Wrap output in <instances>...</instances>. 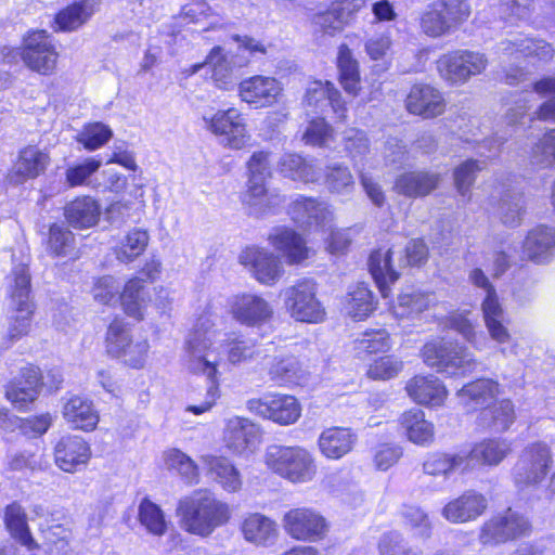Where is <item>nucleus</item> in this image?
Returning a JSON list of instances; mask_svg holds the SVG:
<instances>
[{
	"mask_svg": "<svg viewBox=\"0 0 555 555\" xmlns=\"http://www.w3.org/2000/svg\"><path fill=\"white\" fill-rule=\"evenodd\" d=\"M217 315L212 307L207 305L193 326V331L184 343L183 366L189 374L203 376L207 388L203 401L186 406L185 411L195 415L210 411L221 397L220 371L221 349L227 353V360L233 365L245 363L258 354L254 343L242 335L231 333L219 339L220 332L216 327Z\"/></svg>",
	"mask_w": 555,
	"mask_h": 555,
	"instance_id": "obj_1",
	"label": "nucleus"
},
{
	"mask_svg": "<svg viewBox=\"0 0 555 555\" xmlns=\"http://www.w3.org/2000/svg\"><path fill=\"white\" fill-rule=\"evenodd\" d=\"M176 515L185 532L208 538L217 528L230 521L232 508L211 491L199 489L178 501Z\"/></svg>",
	"mask_w": 555,
	"mask_h": 555,
	"instance_id": "obj_2",
	"label": "nucleus"
},
{
	"mask_svg": "<svg viewBox=\"0 0 555 555\" xmlns=\"http://www.w3.org/2000/svg\"><path fill=\"white\" fill-rule=\"evenodd\" d=\"M468 279L474 286L486 293L481 302V312L490 339L499 347L502 356H516L517 344L509 332L508 318L494 286L482 268L472 270Z\"/></svg>",
	"mask_w": 555,
	"mask_h": 555,
	"instance_id": "obj_3",
	"label": "nucleus"
},
{
	"mask_svg": "<svg viewBox=\"0 0 555 555\" xmlns=\"http://www.w3.org/2000/svg\"><path fill=\"white\" fill-rule=\"evenodd\" d=\"M288 214L300 227L314 228L324 232L330 231L326 238V249L333 255L344 253L351 243V229H332L334 212L325 202L298 196L289 205Z\"/></svg>",
	"mask_w": 555,
	"mask_h": 555,
	"instance_id": "obj_4",
	"label": "nucleus"
},
{
	"mask_svg": "<svg viewBox=\"0 0 555 555\" xmlns=\"http://www.w3.org/2000/svg\"><path fill=\"white\" fill-rule=\"evenodd\" d=\"M262 462L272 474L294 485L311 482L318 472L312 453L299 446L270 444Z\"/></svg>",
	"mask_w": 555,
	"mask_h": 555,
	"instance_id": "obj_5",
	"label": "nucleus"
},
{
	"mask_svg": "<svg viewBox=\"0 0 555 555\" xmlns=\"http://www.w3.org/2000/svg\"><path fill=\"white\" fill-rule=\"evenodd\" d=\"M247 168L249 172L247 190L243 203L250 215L262 216L275 212L284 204V197L276 191H268L264 182L270 176V153L259 151L253 153Z\"/></svg>",
	"mask_w": 555,
	"mask_h": 555,
	"instance_id": "obj_6",
	"label": "nucleus"
},
{
	"mask_svg": "<svg viewBox=\"0 0 555 555\" xmlns=\"http://www.w3.org/2000/svg\"><path fill=\"white\" fill-rule=\"evenodd\" d=\"M7 293L13 315L8 327V336L15 341L30 332L34 304L30 300V275L24 263L14 266L7 278Z\"/></svg>",
	"mask_w": 555,
	"mask_h": 555,
	"instance_id": "obj_7",
	"label": "nucleus"
},
{
	"mask_svg": "<svg viewBox=\"0 0 555 555\" xmlns=\"http://www.w3.org/2000/svg\"><path fill=\"white\" fill-rule=\"evenodd\" d=\"M421 356L427 366L451 377L465 376L477 365L476 359L466 347L442 338L427 341Z\"/></svg>",
	"mask_w": 555,
	"mask_h": 555,
	"instance_id": "obj_8",
	"label": "nucleus"
},
{
	"mask_svg": "<svg viewBox=\"0 0 555 555\" xmlns=\"http://www.w3.org/2000/svg\"><path fill=\"white\" fill-rule=\"evenodd\" d=\"M150 348L149 340L134 337L122 319L116 318L109 323L105 335V350L109 357L130 369L142 370L147 363Z\"/></svg>",
	"mask_w": 555,
	"mask_h": 555,
	"instance_id": "obj_9",
	"label": "nucleus"
},
{
	"mask_svg": "<svg viewBox=\"0 0 555 555\" xmlns=\"http://www.w3.org/2000/svg\"><path fill=\"white\" fill-rule=\"evenodd\" d=\"M1 54L7 63H15L21 57L29 69L41 75L53 74L59 57L55 46L46 30L29 31L24 37L22 50L3 47Z\"/></svg>",
	"mask_w": 555,
	"mask_h": 555,
	"instance_id": "obj_10",
	"label": "nucleus"
},
{
	"mask_svg": "<svg viewBox=\"0 0 555 555\" xmlns=\"http://www.w3.org/2000/svg\"><path fill=\"white\" fill-rule=\"evenodd\" d=\"M318 284L312 279H300L281 291L284 308L297 322L318 324L325 320L326 311L317 296Z\"/></svg>",
	"mask_w": 555,
	"mask_h": 555,
	"instance_id": "obj_11",
	"label": "nucleus"
},
{
	"mask_svg": "<svg viewBox=\"0 0 555 555\" xmlns=\"http://www.w3.org/2000/svg\"><path fill=\"white\" fill-rule=\"evenodd\" d=\"M203 120L205 128L227 149L243 150L251 141L246 118L236 107L219 109L211 115H204Z\"/></svg>",
	"mask_w": 555,
	"mask_h": 555,
	"instance_id": "obj_12",
	"label": "nucleus"
},
{
	"mask_svg": "<svg viewBox=\"0 0 555 555\" xmlns=\"http://www.w3.org/2000/svg\"><path fill=\"white\" fill-rule=\"evenodd\" d=\"M225 309L233 321L250 328H260L269 324L274 317L273 305L255 292H238L229 296Z\"/></svg>",
	"mask_w": 555,
	"mask_h": 555,
	"instance_id": "obj_13",
	"label": "nucleus"
},
{
	"mask_svg": "<svg viewBox=\"0 0 555 555\" xmlns=\"http://www.w3.org/2000/svg\"><path fill=\"white\" fill-rule=\"evenodd\" d=\"M533 91L541 98L551 96V99L543 102L533 115L527 116V112L532 106V95L530 93L520 94L505 115L508 126L524 125L527 118L529 120L555 121V77H544L538 80L533 83Z\"/></svg>",
	"mask_w": 555,
	"mask_h": 555,
	"instance_id": "obj_14",
	"label": "nucleus"
},
{
	"mask_svg": "<svg viewBox=\"0 0 555 555\" xmlns=\"http://www.w3.org/2000/svg\"><path fill=\"white\" fill-rule=\"evenodd\" d=\"M246 409L281 426L295 424L301 416V404L291 395L268 392L260 398L249 399Z\"/></svg>",
	"mask_w": 555,
	"mask_h": 555,
	"instance_id": "obj_15",
	"label": "nucleus"
},
{
	"mask_svg": "<svg viewBox=\"0 0 555 555\" xmlns=\"http://www.w3.org/2000/svg\"><path fill=\"white\" fill-rule=\"evenodd\" d=\"M222 441L228 451L240 457L256 453L262 442L260 425L243 416H231L224 421Z\"/></svg>",
	"mask_w": 555,
	"mask_h": 555,
	"instance_id": "obj_16",
	"label": "nucleus"
},
{
	"mask_svg": "<svg viewBox=\"0 0 555 555\" xmlns=\"http://www.w3.org/2000/svg\"><path fill=\"white\" fill-rule=\"evenodd\" d=\"M553 463L552 451L545 442L528 444L514 468V480L519 488L541 483Z\"/></svg>",
	"mask_w": 555,
	"mask_h": 555,
	"instance_id": "obj_17",
	"label": "nucleus"
},
{
	"mask_svg": "<svg viewBox=\"0 0 555 555\" xmlns=\"http://www.w3.org/2000/svg\"><path fill=\"white\" fill-rule=\"evenodd\" d=\"M530 532L529 520L520 513L508 508L482 525L479 541L482 545H499L509 540L527 537Z\"/></svg>",
	"mask_w": 555,
	"mask_h": 555,
	"instance_id": "obj_18",
	"label": "nucleus"
},
{
	"mask_svg": "<svg viewBox=\"0 0 555 555\" xmlns=\"http://www.w3.org/2000/svg\"><path fill=\"white\" fill-rule=\"evenodd\" d=\"M488 61L478 52L457 50L443 54L437 61L440 76L451 83H464L485 70Z\"/></svg>",
	"mask_w": 555,
	"mask_h": 555,
	"instance_id": "obj_19",
	"label": "nucleus"
},
{
	"mask_svg": "<svg viewBox=\"0 0 555 555\" xmlns=\"http://www.w3.org/2000/svg\"><path fill=\"white\" fill-rule=\"evenodd\" d=\"M240 263L261 285L273 286L284 275V267L279 256L272 251L248 246L240 254Z\"/></svg>",
	"mask_w": 555,
	"mask_h": 555,
	"instance_id": "obj_20",
	"label": "nucleus"
},
{
	"mask_svg": "<svg viewBox=\"0 0 555 555\" xmlns=\"http://www.w3.org/2000/svg\"><path fill=\"white\" fill-rule=\"evenodd\" d=\"M283 85L279 79L266 75L247 77L237 86L240 100L256 109L278 104L283 96Z\"/></svg>",
	"mask_w": 555,
	"mask_h": 555,
	"instance_id": "obj_21",
	"label": "nucleus"
},
{
	"mask_svg": "<svg viewBox=\"0 0 555 555\" xmlns=\"http://www.w3.org/2000/svg\"><path fill=\"white\" fill-rule=\"evenodd\" d=\"M285 531L296 540L319 541L327 532L326 519L315 509L308 507L292 508L283 516Z\"/></svg>",
	"mask_w": 555,
	"mask_h": 555,
	"instance_id": "obj_22",
	"label": "nucleus"
},
{
	"mask_svg": "<svg viewBox=\"0 0 555 555\" xmlns=\"http://www.w3.org/2000/svg\"><path fill=\"white\" fill-rule=\"evenodd\" d=\"M91 459V448L80 436L62 437L54 447L55 465L65 473L74 474L85 468Z\"/></svg>",
	"mask_w": 555,
	"mask_h": 555,
	"instance_id": "obj_23",
	"label": "nucleus"
},
{
	"mask_svg": "<svg viewBox=\"0 0 555 555\" xmlns=\"http://www.w3.org/2000/svg\"><path fill=\"white\" fill-rule=\"evenodd\" d=\"M40 386V370L35 366H26L21 370L18 377L5 386V398L14 409L22 412L27 411L37 399Z\"/></svg>",
	"mask_w": 555,
	"mask_h": 555,
	"instance_id": "obj_24",
	"label": "nucleus"
},
{
	"mask_svg": "<svg viewBox=\"0 0 555 555\" xmlns=\"http://www.w3.org/2000/svg\"><path fill=\"white\" fill-rule=\"evenodd\" d=\"M247 62H236L234 55L225 53L222 48L215 47L206 57L205 63L191 67L190 75L197 73L204 66L211 70V79L215 86L222 90H231L235 85L234 69L242 67Z\"/></svg>",
	"mask_w": 555,
	"mask_h": 555,
	"instance_id": "obj_25",
	"label": "nucleus"
},
{
	"mask_svg": "<svg viewBox=\"0 0 555 555\" xmlns=\"http://www.w3.org/2000/svg\"><path fill=\"white\" fill-rule=\"evenodd\" d=\"M405 390L412 401L427 408H440L444 404L449 391L437 376L415 375L406 382Z\"/></svg>",
	"mask_w": 555,
	"mask_h": 555,
	"instance_id": "obj_26",
	"label": "nucleus"
},
{
	"mask_svg": "<svg viewBox=\"0 0 555 555\" xmlns=\"http://www.w3.org/2000/svg\"><path fill=\"white\" fill-rule=\"evenodd\" d=\"M304 102L315 113H324L327 107H331L338 119L344 120L346 118V104L340 92L330 81H310Z\"/></svg>",
	"mask_w": 555,
	"mask_h": 555,
	"instance_id": "obj_27",
	"label": "nucleus"
},
{
	"mask_svg": "<svg viewBox=\"0 0 555 555\" xmlns=\"http://www.w3.org/2000/svg\"><path fill=\"white\" fill-rule=\"evenodd\" d=\"M500 384L490 378H479L464 385L457 392L459 403L467 412L483 411L500 395Z\"/></svg>",
	"mask_w": 555,
	"mask_h": 555,
	"instance_id": "obj_28",
	"label": "nucleus"
},
{
	"mask_svg": "<svg viewBox=\"0 0 555 555\" xmlns=\"http://www.w3.org/2000/svg\"><path fill=\"white\" fill-rule=\"evenodd\" d=\"M406 109L424 118H434L446 109L442 93L430 85H415L411 88L406 100Z\"/></svg>",
	"mask_w": 555,
	"mask_h": 555,
	"instance_id": "obj_29",
	"label": "nucleus"
},
{
	"mask_svg": "<svg viewBox=\"0 0 555 555\" xmlns=\"http://www.w3.org/2000/svg\"><path fill=\"white\" fill-rule=\"evenodd\" d=\"M522 253L535 263L550 262L555 257V228L545 224L532 228L524 240Z\"/></svg>",
	"mask_w": 555,
	"mask_h": 555,
	"instance_id": "obj_30",
	"label": "nucleus"
},
{
	"mask_svg": "<svg viewBox=\"0 0 555 555\" xmlns=\"http://www.w3.org/2000/svg\"><path fill=\"white\" fill-rule=\"evenodd\" d=\"M437 302L436 294L425 292L414 286L403 288L391 306V311L397 319L415 320L424 311L435 306Z\"/></svg>",
	"mask_w": 555,
	"mask_h": 555,
	"instance_id": "obj_31",
	"label": "nucleus"
},
{
	"mask_svg": "<svg viewBox=\"0 0 555 555\" xmlns=\"http://www.w3.org/2000/svg\"><path fill=\"white\" fill-rule=\"evenodd\" d=\"M62 415L73 429L86 433L93 431L100 421V414L92 400L78 395L65 401Z\"/></svg>",
	"mask_w": 555,
	"mask_h": 555,
	"instance_id": "obj_32",
	"label": "nucleus"
},
{
	"mask_svg": "<svg viewBox=\"0 0 555 555\" xmlns=\"http://www.w3.org/2000/svg\"><path fill=\"white\" fill-rule=\"evenodd\" d=\"M487 505L482 494L466 491L444 505L442 516L452 524H463L477 519L487 509Z\"/></svg>",
	"mask_w": 555,
	"mask_h": 555,
	"instance_id": "obj_33",
	"label": "nucleus"
},
{
	"mask_svg": "<svg viewBox=\"0 0 555 555\" xmlns=\"http://www.w3.org/2000/svg\"><path fill=\"white\" fill-rule=\"evenodd\" d=\"M268 240L283 255L288 264L301 263L311 255V249L305 240L292 229L275 228Z\"/></svg>",
	"mask_w": 555,
	"mask_h": 555,
	"instance_id": "obj_34",
	"label": "nucleus"
},
{
	"mask_svg": "<svg viewBox=\"0 0 555 555\" xmlns=\"http://www.w3.org/2000/svg\"><path fill=\"white\" fill-rule=\"evenodd\" d=\"M399 425L406 439L413 444L428 447L435 440V425L420 409L413 408L403 412L399 417Z\"/></svg>",
	"mask_w": 555,
	"mask_h": 555,
	"instance_id": "obj_35",
	"label": "nucleus"
},
{
	"mask_svg": "<svg viewBox=\"0 0 555 555\" xmlns=\"http://www.w3.org/2000/svg\"><path fill=\"white\" fill-rule=\"evenodd\" d=\"M201 461L212 480L225 492L235 493L242 489V475L228 457L203 455Z\"/></svg>",
	"mask_w": 555,
	"mask_h": 555,
	"instance_id": "obj_36",
	"label": "nucleus"
},
{
	"mask_svg": "<svg viewBox=\"0 0 555 555\" xmlns=\"http://www.w3.org/2000/svg\"><path fill=\"white\" fill-rule=\"evenodd\" d=\"M512 451V442L504 438L483 439L466 451L469 461V472L475 464L487 466L499 465Z\"/></svg>",
	"mask_w": 555,
	"mask_h": 555,
	"instance_id": "obj_37",
	"label": "nucleus"
},
{
	"mask_svg": "<svg viewBox=\"0 0 555 555\" xmlns=\"http://www.w3.org/2000/svg\"><path fill=\"white\" fill-rule=\"evenodd\" d=\"M500 49L505 56H515V59L534 56L540 61L548 62L554 56V49L550 43L522 35L502 41Z\"/></svg>",
	"mask_w": 555,
	"mask_h": 555,
	"instance_id": "obj_38",
	"label": "nucleus"
},
{
	"mask_svg": "<svg viewBox=\"0 0 555 555\" xmlns=\"http://www.w3.org/2000/svg\"><path fill=\"white\" fill-rule=\"evenodd\" d=\"M423 472L429 476L449 478L452 474L469 472V461L466 451L453 453H430L423 463Z\"/></svg>",
	"mask_w": 555,
	"mask_h": 555,
	"instance_id": "obj_39",
	"label": "nucleus"
},
{
	"mask_svg": "<svg viewBox=\"0 0 555 555\" xmlns=\"http://www.w3.org/2000/svg\"><path fill=\"white\" fill-rule=\"evenodd\" d=\"M244 539L257 546H268L278 538V526L274 520L260 513H249L241 524Z\"/></svg>",
	"mask_w": 555,
	"mask_h": 555,
	"instance_id": "obj_40",
	"label": "nucleus"
},
{
	"mask_svg": "<svg viewBox=\"0 0 555 555\" xmlns=\"http://www.w3.org/2000/svg\"><path fill=\"white\" fill-rule=\"evenodd\" d=\"M356 441L357 437L350 429L332 427L321 433L318 444L326 459L339 460L352 450Z\"/></svg>",
	"mask_w": 555,
	"mask_h": 555,
	"instance_id": "obj_41",
	"label": "nucleus"
},
{
	"mask_svg": "<svg viewBox=\"0 0 555 555\" xmlns=\"http://www.w3.org/2000/svg\"><path fill=\"white\" fill-rule=\"evenodd\" d=\"M440 176L430 171H408L400 175L395 182V191L408 197H423L434 191Z\"/></svg>",
	"mask_w": 555,
	"mask_h": 555,
	"instance_id": "obj_42",
	"label": "nucleus"
},
{
	"mask_svg": "<svg viewBox=\"0 0 555 555\" xmlns=\"http://www.w3.org/2000/svg\"><path fill=\"white\" fill-rule=\"evenodd\" d=\"M99 8V0H78L61 10L54 17L55 29L74 31L85 25Z\"/></svg>",
	"mask_w": 555,
	"mask_h": 555,
	"instance_id": "obj_43",
	"label": "nucleus"
},
{
	"mask_svg": "<svg viewBox=\"0 0 555 555\" xmlns=\"http://www.w3.org/2000/svg\"><path fill=\"white\" fill-rule=\"evenodd\" d=\"M395 253V248H379L372 253L370 256V272L376 282L383 297L388 296L389 284L395 283L399 278V273L392 263V257Z\"/></svg>",
	"mask_w": 555,
	"mask_h": 555,
	"instance_id": "obj_44",
	"label": "nucleus"
},
{
	"mask_svg": "<svg viewBox=\"0 0 555 555\" xmlns=\"http://www.w3.org/2000/svg\"><path fill=\"white\" fill-rule=\"evenodd\" d=\"M100 216L101 206L91 196L77 197L65 207V218L74 228H92L99 222Z\"/></svg>",
	"mask_w": 555,
	"mask_h": 555,
	"instance_id": "obj_45",
	"label": "nucleus"
},
{
	"mask_svg": "<svg viewBox=\"0 0 555 555\" xmlns=\"http://www.w3.org/2000/svg\"><path fill=\"white\" fill-rule=\"evenodd\" d=\"M53 423V416L50 413L20 418L11 415L8 410L0 411V426L8 431L20 428L21 433L29 438L40 437L48 431Z\"/></svg>",
	"mask_w": 555,
	"mask_h": 555,
	"instance_id": "obj_46",
	"label": "nucleus"
},
{
	"mask_svg": "<svg viewBox=\"0 0 555 555\" xmlns=\"http://www.w3.org/2000/svg\"><path fill=\"white\" fill-rule=\"evenodd\" d=\"M376 305L369 287L364 283H358L349 287L343 301V309L351 319L361 321L373 313Z\"/></svg>",
	"mask_w": 555,
	"mask_h": 555,
	"instance_id": "obj_47",
	"label": "nucleus"
},
{
	"mask_svg": "<svg viewBox=\"0 0 555 555\" xmlns=\"http://www.w3.org/2000/svg\"><path fill=\"white\" fill-rule=\"evenodd\" d=\"M278 169L281 175L302 183H315L321 179V171L310 160L295 153L284 154Z\"/></svg>",
	"mask_w": 555,
	"mask_h": 555,
	"instance_id": "obj_48",
	"label": "nucleus"
},
{
	"mask_svg": "<svg viewBox=\"0 0 555 555\" xmlns=\"http://www.w3.org/2000/svg\"><path fill=\"white\" fill-rule=\"evenodd\" d=\"M3 522L10 535L28 550H35V542L27 522L25 509L17 502L5 506L3 512Z\"/></svg>",
	"mask_w": 555,
	"mask_h": 555,
	"instance_id": "obj_49",
	"label": "nucleus"
},
{
	"mask_svg": "<svg viewBox=\"0 0 555 555\" xmlns=\"http://www.w3.org/2000/svg\"><path fill=\"white\" fill-rule=\"evenodd\" d=\"M516 421L514 403L509 399L492 402L479 415V423L498 433H504Z\"/></svg>",
	"mask_w": 555,
	"mask_h": 555,
	"instance_id": "obj_50",
	"label": "nucleus"
},
{
	"mask_svg": "<svg viewBox=\"0 0 555 555\" xmlns=\"http://www.w3.org/2000/svg\"><path fill=\"white\" fill-rule=\"evenodd\" d=\"M270 379L279 385L301 384L306 379V371L293 356H278L268 362Z\"/></svg>",
	"mask_w": 555,
	"mask_h": 555,
	"instance_id": "obj_51",
	"label": "nucleus"
},
{
	"mask_svg": "<svg viewBox=\"0 0 555 555\" xmlns=\"http://www.w3.org/2000/svg\"><path fill=\"white\" fill-rule=\"evenodd\" d=\"M138 520L145 532L155 538L164 537L171 525L163 508L147 498L138 506Z\"/></svg>",
	"mask_w": 555,
	"mask_h": 555,
	"instance_id": "obj_52",
	"label": "nucleus"
},
{
	"mask_svg": "<svg viewBox=\"0 0 555 555\" xmlns=\"http://www.w3.org/2000/svg\"><path fill=\"white\" fill-rule=\"evenodd\" d=\"M119 300L127 315L135 320H142L147 306L143 281L139 278L130 279L125 284Z\"/></svg>",
	"mask_w": 555,
	"mask_h": 555,
	"instance_id": "obj_53",
	"label": "nucleus"
},
{
	"mask_svg": "<svg viewBox=\"0 0 555 555\" xmlns=\"http://www.w3.org/2000/svg\"><path fill=\"white\" fill-rule=\"evenodd\" d=\"M392 347L390 334L384 328L367 330L353 340V351L360 359L385 353Z\"/></svg>",
	"mask_w": 555,
	"mask_h": 555,
	"instance_id": "obj_54",
	"label": "nucleus"
},
{
	"mask_svg": "<svg viewBox=\"0 0 555 555\" xmlns=\"http://www.w3.org/2000/svg\"><path fill=\"white\" fill-rule=\"evenodd\" d=\"M49 164V155L36 146H27L21 151L17 162L14 165L16 182L35 178L44 171Z\"/></svg>",
	"mask_w": 555,
	"mask_h": 555,
	"instance_id": "obj_55",
	"label": "nucleus"
},
{
	"mask_svg": "<svg viewBox=\"0 0 555 555\" xmlns=\"http://www.w3.org/2000/svg\"><path fill=\"white\" fill-rule=\"evenodd\" d=\"M337 68L339 81L344 90L351 95H357L360 83L359 63L346 44H341L338 48Z\"/></svg>",
	"mask_w": 555,
	"mask_h": 555,
	"instance_id": "obj_56",
	"label": "nucleus"
},
{
	"mask_svg": "<svg viewBox=\"0 0 555 555\" xmlns=\"http://www.w3.org/2000/svg\"><path fill=\"white\" fill-rule=\"evenodd\" d=\"M469 312H455L448 318V325L463 336L476 350H486L489 340L482 331L477 328V321L468 318Z\"/></svg>",
	"mask_w": 555,
	"mask_h": 555,
	"instance_id": "obj_57",
	"label": "nucleus"
},
{
	"mask_svg": "<svg viewBox=\"0 0 555 555\" xmlns=\"http://www.w3.org/2000/svg\"><path fill=\"white\" fill-rule=\"evenodd\" d=\"M150 241L147 231L134 228L130 230L116 247V258L121 262H131L144 253Z\"/></svg>",
	"mask_w": 555,
	"mask_h": 555,
	"instance_id": "obj_58",
	"label": "nucleus"
},
{
	"mask_svg": "<svg viewBox=\"0 0 555 555\" xmlns=\"http://www.w3.org/2000/svg\"><path fill=\"white\" fill-rule=\"evenodd\" d=\"M163 459L166 468L178 473L188 483L198 482V466L189 455L178 449H169L164 452Z\"/></svg>",
	"mask_w": 555,
	"mask_h": 555,
	"instance_id": "obj_59",
	"label": "nucleus"
},
{
	"mask_svg": "<svg viewBox=\"0 0 555 555\" xmlns=\"http://www.w3.org/2000/svg\"><path fill=\"white\" fill-rule=\"evenodd\" d=\"M180 18L185 24H197L203 26V30L215 28L220 24V17L215 14L210 7L203 1L186 4L182 8Z\"/></svg>",
	"mask_w": 555,
	"mask_h": 555,
	"instance_id": "obj_60",
	"label": "nucleus"
},
{
	"mask_svg": "<svg viewBox=\"0 0 555 555\" xmlns=\"http://www.w3.org/2000/svg\"><path fill=\"white\" fill-rule=\"evenodd\" d=\"M404 525L417 539L427 540L431 535L433 525L425 511L415 505H404L401 508Z\"/></svg>",
	"mask_w": 555,
	"mask_h": 555,
	"instance_id": "obj_61",
	"label": "nucleus"
},
{
	"mask_svg": "<svg viewBox=\"0 0 555 555\" xmlns=\"http://www.w3.org/2000/svg\"><path fill=\"white\" fill-rule=\"evenodd\" d=\"M74 242V234L63 224L54 223L50 227L47 249L51 255L56 257L72 255Z\"/></svg>",
	"mask_w": 555,
	"mask_h": 555,
	"instance_id": "obj_62",
	"label": "nucleus"
},
{
	"mask_svg": "<svg viewBox=\"0 0 555 555\" xmlns=\"http://www.w3.org/2000/svg\"><path fill=\"white\" fill-rule=\"evenodd\" d=\"M113 135L112 129L103 122H90L77 134V141L88 151H95L105 145Z\"/></svg>",
	"mask_w": 555,
	"mask_h": 555,
	"instance_id": "obj_63",
	"label": "nucleus"
},
{
	"mask_svg": "<svg viewBox=\"0 0 555 555\" xmlns=\"http://www.w3.org/2000/svg\"><path fill=\"white\" fill-rule=\"evenodd\" d=\"M377 547L379 555H422V551L410 546L398 531L385 532Z\"/></svg>",
	"mask_w": 555,
	"mask_h": 555,
	"instance_id": "obj_64",
	"label": "nucleus"
}]
</instances>
